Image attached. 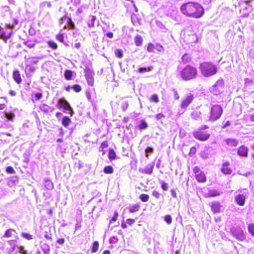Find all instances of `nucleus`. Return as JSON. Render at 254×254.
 I'll return each mask as SVG.
<instances>
[{
	"label": "nucleus",
	"instance_id": "31",
	"mask_svg": "<svg viewBox=\"0 0 254 254\" xmlns=\"http://www.w3.org/2000/svg\"><path fill=\"white\" fill-rule=\"evenodd\" d=\"M70 122V119L67 116H65L62 119V125L64 127H67L69 125Z\"/></svg>",
	"mask_w": 254,
	"mask_h": 254
},
{
	"label": "nucleus",
	"instance_id": "44",
	"mask_svg": "<svg viewBox=\"0 0 254 254\" xmlns=\"http://www.w3.org/2000/svg\"><path fill=\"white\" fill-rule=\"evenodd\" d=\"M5 117L10 121H12L15 117V115L12 112H5L4 113Z\"/></svg>",
	"mask_w": 254,
	"mask_h": 254
},
{
	"label": "nucleus",
	"instance_id": "2",
	"mask_svg": "<svg viewBox=\"0 0 254 254\" xmlns=\"http://www.w3.org/2000/svg\"><path fill=\"white\" fill-rule=\"evenodd\" d=\"M199 70L204 77H210L216 74L217 68L210 62H204L200 64Z\"/></svg>",
	"mask_w": 254,
	"mask_h": 254
},
{
	"label": "nucleus",
	"instance_id": "27",
	"mask_svg": "<svg viewBox=\"0 0 254 254\" xmlns=\"http://www.w3.org/2000/svg\"><path fill=\"white\" fill-rule=\"evenodd\" d=\"M75 28L74 24L70 18H69L68 23L64 25V29L73 30Z\"/></svg>",
	"mask_w": 254,
	"mask_h": 254
},
{
	"label": "nucleus",
	"instance_id": "17",
	"mask_svg": "<svg viewBox=\"0 0 254 254\" xmlns=\"http://www.w3.org/2000/svg\"><path fill=\"white\" fill-rule=\"evenodd\" d=\"M235 199L238 205L243 206L245 204L246 196L243 194H239L235 196Z\"/></svg>",
	"mask_w": 254,
	"mask_h": 254
},
{
	"label": "nucleus",
	"instance_id": "64",
	"mask_svg": "<svg viewBox=\"0 0 254 254\" xmlns=\"http://www.w3.org/2000/svg\"><path fill=\"white\" fill-rule=\"evenodd\" d=\"M170 191L173 197L176 198L177 197V193L174 190H171Z\"/></svg>",
	"mask_w": 254,
	"mask_h": 254
},
{
	"label": "nucleus",
	"instance_id": "24",
	"mask_svg": "<svg viewBox=\"0 0 254 254\" xmlns=\"http://www.w3.org/2000/svg\"><path fill=\"white\" fill-rule=\"evenodd\" d=\"M154 166L153 165H147L143 170V173L146 174H151L153 172Z\"/></svg>",
	"mask_w": 254,
	"mask_h": 254
},
{
	"label": "nucleus",
	"instance_id": "59",
	"mask_svg": "<svg viewBox=\"0 0 254 254\" xmlns=\"http://www.w3.org/2000/svg\"><path fill=\"white\" fill-rule=\"evenodd\" d=\"M34 96L36 98V100H39L41 99L43 97V94L42 93H36L35 94Z\"/></svg>",
	"mask_w": 254,
	"mask_h": 254
},
{
	"label": "nucleus",
	"instance_id": "48",
	"mask_svg": "<svg viewBox=\"0 0 254 254\" xmlns=\"http://www.w3.org/2000/svg\"><path fill=\"white\" fill-rule=\"evenodd\" d=\"M119 214L117 211L114 212V215L111 219L110 220V223H112L116 221L118 219Z\"/></svg>",
	"mask_w": 254,
	"mask_h": 254
},
{
	"label": "nucleus",
	"instance_id": "30",
	"mask_svg": "<svg viewBox=\"0 0 254 254\" xmlns=\"http://www.w3.org/2000/svg\"><path fill=\"white\" fill-rule=\"evenodd\" d=\"M15 232V231L14 230L12 229H8L5 231L3 237L5 238H10L12 236L13 233Z\"/></svg>",
	"mask_w": 254,
	"mask_h": 254
},
{
	"label": "nucleus",
	"instance_id": "60",
	"mask_svg": "<svg viewBox=\"0 0 254 254\" xmlns=\"http://www.w3.org/2000/svg\"><path fill=\"white\" fill-rule=\"evenodd\" d=\"M108 146V143L107 141H104L102 142L100 145V148L102 149L107 148Z\"/></svg>",
	"mask_w": 254,
	"mask_h": 254
},
{
	"label": "nucleus",
	"instance_id": "57",
	"mask_svg": "<svg viewBox=\"0 0 254 254\" xmlns=\"http://www.w3.org/2000/svg\"><path fill=\"white\" fill-rule=\"evenodd\" d=\"M173 92L174 93V97L175 99L179 100L180 99V95H179L178 91L175 89H173Z\"/></svg>",
	"mask_w": 254,
	"mask_h": 254
},
{
	"label": "nucleus",
	"instance_id": "61",
	"mask_svg": "<svg viewBox=\"0 0 254 254\" xmlns=\"http://www.w3.org/2000/svg\"><path fill=\"white\" fill-rule=\"evenodd\" d=\"M126 222L128 225H131L135 222V220L132 218H128L126 220Z\"/></svg>",
	"mask_w": 254,
	"mask_h": 254
},
{
	"label": "nucleus",
	"instance_id": "19",
	"mask_svg": "<svg viewBox=\"0 0 254 254\" xmlns=\"http://www.w3.org/2000/svg\"><path fill=\"white\" fill-rule=\"evenodd\" d=\"M127 209L130 213H135L140 209V205L139 203L133 204L130 205Z\"/></svg>",
	"mask_w": 254,
	"mask_h": 254
},
{
	"label": "nucleus",
	"instance_id": "42",
	"mask_svg": "<svg viewBox=\"0 0 254 254\" xmlns=\"http://www.w3.org/2000/svg\"><path fill=\"white\" fill-rule=\"evenodd\" d=\"M47 44L53 50H57L58 49L57 44L54 41H49L47 42Z\"/></svg>",
	"mask_w": 254,
	"mask_h": 254
},
{
	"label": "nucleus",
	"instance_id": "49",
	"mask_svg": "<svg viewBox=\"0 0 254 254\" xmlns=\"http://www.w3.org/2000/svg\"><path fill=\"white\" fill-rule=\"evenodd\" d=\"M72 89L74 90L76 92H79L81 91V87L78 84H74L72 86Z\"/></svg>",
	"mask_w": 254,
	"mask_h": 254
},
{
	"label": "nucleus",
	"instance_id": "62",
	"mask_svg": "<svg viewBox=\"0 0 254 254\" xmlns=\"http://www.w3.org/2000/svg\"><path fill=\"white\" fill-rule=\"evenodd\" d=\"M51 235V234H49L48 232H46L44 237L46 239L52 241V238Z\"/></svg>",
	"mask_w": 254,
	"mask_h": 254
},
{
	"label": "nucleus",
	"instance_id": "8",
	"mask_svg": "<svg viewBox=\"0 0 254 254\" xmlns=\"http://www.w3.org/2000/svg\"><path fill=\"white\" fill-rule=\"evenodd\" d=\"M193 136L196 139L205 141L210 137V134L206 131L202 130L198 128L197 130L193 132Z\"/></svg>",
	"mask_w": 254,
	"mask_h": 254
},
{
	"label": "nucleus",
	"instance_id": "14",
	"mask_svg": "<svg viewBox=\"0 0 254 254\" xmlns=\"http://www.w3.org/2000/svg\"><path fill=\"white\" fill-rule=\"evenodd\" d=\"M212 212L213 213H219L221 212V204L218 201H214L210 204Z\"/></svg>",
	"mask_w": 254,
	"mask_h": 254
},
{
	"label": "nucleus",
	"instance_id": "36",
	"mask_svg": "<svg viewBox=\"0 0 254 254\" xmlns=\"http://www.w3.org/2000/svg\"><path fill=\"white\" fill-rule=\"evenodd\" d=\"M182 61L184 64H187L191 61V58L187 54H185L182 58Z\"/></svg>",
	"mask_w": 254,
	"mask_h": 254
},
{
	"label": "nucleus",
	"instance_id": "10",
	"mask_svg": "<svg viewBox=\"0 0 254 254\" xmlns=\"http://www.w3.org/2000/svg\"><path fill=\"white\" fill-rule=\"evenodd\" d=\"M58 108H63L65 110L69 111V114L72 116L73 111L69 103L64 98H61L58 102Z\"/></svg>",
	"mask_w": 254,
	"mask_h": 254
},
{
	"label": "nucleus",
	"instance_id": "35",
	"mask_svg": "<svg viewBox=\"0 0 254 254\" xmlns=\"http://www.w3.org/2000/svg\"><path fill=\"white\" fill-rule=\"evenodd\" d=\"M221 192L217 190H210L209 191L207 196L208 197H215L220 195Z\"/></svg>",
	"mask_w": 254,
	"mask_h": 254
},
{
	"label": "nucleus",
	"instance_id": "3",
	"mask_svg": "<svg viewBox=\"0 0 254 254\" xmlns=\"http://www.w3.org/2000/svg\"><path fill=\"white\" fill-rule=\"evenodd\" d=\"M197 74V70L196 68L190 65H186L180 73L181 77L186 81L195 78L196 77Z\"/></svg>",
	"mask_w": 254,
	"mask_h": 254
},
{
	"label": "nucleus",
	"instance_id": "41",
	"mask_svg": "<svg viewBox=\"0 0 254 254\" xmlns=\"http://www.w3.org/2000/svg\"><path fill=\"white\" fill-rule=\"evenodd\" d=\"M149 196L147 194H141L139 196V199L144 202H147L149 200Z\"/></svg>",
	"mask_w": 254,
	"mask_h": 254
},
{
	"label": "nucleus",
	"instance_id": "43",
	"mask_svg": "<svg viewBox=\"0 0 254 254\" xmlns=\"http://www.w3.org/2000/svg\"><path fill=\"white\" fill-rule=\"evenodd\" d=\"M115 55L116 57L121 59L123 57V52L121 49H117L115 51Z\"/></svg>",
	"mask_w": 254,
	"mask_h": 254
},
{
	"label": "nucleus",
	"instance_id": "58",
	"mask_svg": "<svg viewBox=\"0 0 254 254\" xmlns=\"http://www.w3.org/2000/svg\"><path fill=\"white\" fill-rule=\"evenodd\" d=\"M19 252L20 253L22 254H26L27 251L24 249V247L22 246H20L19 247Z\"/></svg>",
	"mask_w": 254,
	"mask_h": 254
},
{
	"label": "nucleus",
	"instance_id": "4",
	"mask_svg": "<svg viewBox=\"0 0 254 254\" xmlns=\"http://www.w3.org/2000/svg\"><path fill=\"white\" fill-rule=\"evenodd\" d=\"M223 112L221 106L217 104L211 106L209 112V121H215L220 118Z\"/></svg>",
	"mask_w": 254,
	"mask_h": 254
},
{
	"label": "nucleus",
	"instance_id": "37",
	"mask_svg": "<svg viewBox=\"0 0 254 254\" xmlns=\"http://www.w3.org/2000/svg\"><path fill=\"white\" fill-rule=\"evenodd\" d=\"M149 101L151 102L158 103L159 102V97L156 94H152L149 99Z\"/></svg>",
	"mask_w": 254,
	"mask_h": 254
},
{
	"label": "nucleus",
	"instance_id": "50",
	"mask_svg": "<svg viewBox=\"0 0 254 254\" xmlns=\"http://www.w3.org/2000/svg\"><path fill=\"white\" fill-rule=\"evenodd\" d=\"M56 39L61 43H63L64 42V34L62 33H59L56 35Z\"/></svg>",
	"mask_w": 254,
	"mask_h": 254
},
{
	"label": "nucleus",
	"instance_id": "9",
	"mask_svg": "<svg viewBox=\"0 0 254 254\" xmlns=\"http://www.w3.org/2000/svg\"><path fill=\"white\" fill-rule=\"evenodd\" d=\"M146 50L148 53H154L155 50L157 52H161L164 50V48L163 46L159 43L154 44L152 43H149L146 46Z\"/></svg>",
	"mask_w": 254,
	"mask_h": 254
},
{
	"label": "nucleus",
	"instance_id": "28",
	"mask_svg": "<svg viewBox=\"0 0 254 254\" xmlns=\"http://www.w3.org/2000/svg\"><path fill=\"white\" fill-rule=\"evenodd\" d=\"M40 109L42 112L47 114L50 111L51 108L47 104H43L40 106Z\"/></svg>",
	"mask_w": 254,
	"mask_h": 254
},
{
	"label": "nucleus",
	"instance_id": "56",
	"mask_svg": "<svg viewBox=\"0 0 254 254\" xmlns=\"http://www.w3.org/2000/svg\"><path fill=\"white\" fill-rule=\"evenodd\" d=\"M165 117V115L164 114H163L162 113H158L156 115L155 118L157 120H160L164 118Z\"/></svg>",
	"mask_w": 254,
	"mask_h": 254
},
{
	"label": "nucleus",
	"instance_id": "11",
	"mask_svg": "<svg viewBox=\"0 0 254 254\" xmlns=\"http://www.w3.org/2000/svg\"><path fill=\"white\" fill-rule=\"evenodd\" d=\"M185 41L187 44H191L197 42L198 38L195 33L192 31H190L185 35Z\"/></svg>",
	"mask_w": 254,
	"mask_h": 254
},
{
	"label": "nucleus",
	"instance_id": "32",
	"mask_svg": "<svg viewBox=\"0 0 254 254\" xmlns=\"http://www.w3.org/2000/svg\"><path fill=\"white\" fill-rule=\"evenodd\" d=\"M152 68V66L139 67L138 68V72L139 73L148 72L151 71Z\"/></svg>",
	"mask_w": 254,
	"mask_h": 254
},
{
	"label": "nucleus",
	"instance_id": "52",
	"mask_svg": "<svg viewBox=\"0 0 254 254\" xmlns=\"http://www.w3.org/2000/svg\"><path fill=\"white\" fill-rule=\"evenodd\" d=\"M153 152V148L152 147H148L145 149V156L146 157L149 156V154Z\"/></svg>",
	"mask_w": 254,
	"mask_h": 254
},
{
	"label": "nucleus",
	"instance_id": "5",
	"mask_svg": "<svg viewBox=\"0 0 254 254\" xmlns=\"http://www.w3.org/2000/svg\"><path fill=\"white\" fill-rule=\"evenodd\" d=\"M194 99V95L190 93L183 97L179 105L180 108L183 110V111L182 112H179L178 115L180 116L183 114L187 110V108L193 102Z\"/></svg>",
	"mask_w": 254,
	"mask_h": 254
},
{
	"label": "nucleus",
	"instance_id": "12",
	"mask_svg": "<svg viewBox=\"0 0 254 254\" xmlns=\"http://www.w3.org/2000/svg\"><path fill=\"white\" fill-rule=\"evenodd\" d=\"M85 77L88 84L90 86H93L94 85L93 72L90 70H85Z\"/></svg>",
	"mask_w": 254,
	"mask_h": 254
},
{
	"label": "nucleus",
	"instance_id": "34",
	"mask_svg": "<svg viewBox=\"0 0 254 254\" xmlns=\"http://www.w3.org/2000/svg\"><path fill=\"white\" fill-rule=\"evenodd\" d=\"M131 21L133 23L134 25H136L138 24H140V20L138 19L137 15L136 14H132L131 17Z\"/></svg>",
	"mask_w": 254,
	"mask_h": 254
},
{
	"label": "nucleus",
	"instance_id": "54",
	"mask_svg": "<svg viewBox=\"0 0 254 254\" xmlns=\"http://www.w3.org/2000/svg\"><path fill=\"white\" fill-rule=\"evenodd\" d=\"M152 194L153 196L156 199H159L161 196V193L156 190H154L152 191Z\"/></svg>",
	"mask_w": 254,
	"mask_h": 254
},
{
	"label": "nucleus",
	"instance_id": "25",
	"mask_svg": "<svg viewBox=\"0 0 254 254\" xmlns=\"http://www.w3.org/2000/svg\"><path fill=\"white\" fill-rule=\"evenodd\" d=\"M108 158L110 161L116 159V154L115 151L112 148H110L108 152Z\"/></svg>",
	"mask_w": 254,
	"mask_h": 254
},
{
	"label": "nucleus",
	"instance_id": "20",
	"mask_svg": "<svg viewBox=\"0 0 254 254\" xmlns=\"http://www.w3.org/2000/svg\"><path fill=\"white\" fill-rule=\"evenodd\" d=\"M226 144L230 147H236L238 144V140L234 138H227L225 140Z\"/></svg>",
	"mask_w": 254,
	"mask_h": 254
},
{
	"label": "nucleus",
	"instance_id": "55",
	"mask_svg": "<svg viewBox=\"0 0 254 254\" xmlns=\"http://www.w3.org/2000/svg\"><path fill=\"white\" fill-rule=\"evenodd\" d=\"M161 188L164 191L167 190L168 189V184L165 183V182H162L161 183Z\"/></svg>",
	"mask_w": 254,
	"mask_h": 254
},
{
	"label": "nucleus",
	"instance_id": "51",
	"mask_svg": "<svg viewBox=\"0 0 254 254\" xmlns=\"http://www.w3.org/2000/svg\"><path fill=\"white\" fill-rule=\"evenodd\" d=\"M164 220L167 222L168 224H171L172 223V219L171 215H166L164 216Z\"/></svg>",
	"mask_w": 254,
	"mask_h": 254
},
{
	"label": "nucleus",
	"instance_id": "38",
	"mask_svg": "<svg viewBox=\"0 0 254 254\" xmlns=\"http://www.w3.org/2000/svg\"><path fill=\"white\" fill-rule=\"evenodd\" d=\"M113 168L111 166H107L104 167L103 171L105 174H110L113 173Z\"/></svg>",
	"mask_w": 254,
	"mask_h": 254
},
{
	"label": "nucleus",
	"instance_id": "22",
	"mask_svg": "<svg viewBox=\"0 0 254 254\" xmlns=\"http://www.w3.org/2000/svg\"><path fill=\"white\" fill-rule=\"evenodd\" d=\"M119 105H120L123 109V111H126L128 106V101L124 99H122L118 103Z\"/></svg>",
	"mask_w": 254,
	"mask_h": 254
},
{
	"label": "nucleus",
	"instance_id": "63",
	"mask_svg": "<svg viewBox=\"0 0 254 254\" xmlns=\"http://www.w3.org/2000/svg\"><path fill=\"white\" fill-rule=\"evenodd\" d=\"M253 83L252 80L249 79V78H246L245 79V84L247 85H249L252 84Z\"/></svg>",
	"mask_w": 254,
	"mask_h": 254
},
{
	"label": "nucleus",
	"instance_id": "47",
	"mask_svg": "<svg viewBox=\"0 0 254 254\" xmlns=\"http://www.w3.org/2000/svg\"><path fill=\"white\" fill-rule=\"evenodd\" d=\"M196 148L195 146H193L190 148V152L189 153V155L190 157L193 156L196 153Z\"/></svg>",
	"mask_w": 254,
	"mask_h": 254
},
{
	"label": "nucleus",
	"instance_id": "46",
	"mask_svg": "<svg viewBox=\"0 0 254 254\" xmlns=\"http://www.w3.org/2000/svg\"><path fill=\"white\" fill-rule=\"evenodd\" d=\"M23 44L25 45H26L27 47L29 49H32L35 47L36 42L35 43H32L30 41H27L26 42H24Z\"/></svg>",
	"mask_w": 254,
	"mask_h": 254
},
{
	"label": "nucleus",
	"instance_id": "15",
	"mask_svg": "<svg viewBox=\"0 0 254 254\" xmlns=\"http://www.w3.org/2000/svg\"><path fill=\"white\" fill-rule=\"evenodd\" d=\"M248 148L244 145H241L238 148L237 154L242 157H247L248 156Z\"/></svg>",
	"mask_w": 254,
	"mask_h": 254
},
{
	"label": "nucleus",
	"instance_id": "29",
	"mask_svg": "<svg viewBox=\"0 0 254 254\" xmlns=\"http://www.w3.org/2000/svg\"><path fill=\"white\" fill-rule=\"evenodd\" d=\"M41 249L45 254H49L50 251V247L49 245L46 243L42 244Z\"/></svg>",
	"mask_w": 254,
	"mask_h": 254
},
{
	"label": "nucleus",
	"instance_id": "18",
	"mask_svg": "<svg viewBox=\"0 0 254 254\" xmlns=\"http://www.w3.org/2000/svg\"><path fill=\"white\" fill-rule=\"evenodd\" d=\"M12 77L14 81L18 84H19L22 82V78L20 72L18 70L16 69L13 70L12 73Z\"/></svg>",
	"mask_w": 254,
	"mask_h": 254
},
{
	"label": "nucleus",
	"instance_id": "16",
	"mask_svg": "<svg viewBox=\"0 0 254 254\" xmlns=\"http://www.w3.org/2000/svg\"><path fill=\"white\" fill-rule=\"evenodd\" d=\"M233 234L234 237L239 241H242L245 239V235L243 231L241 229H235L233 232Z\"/></svg>",
	"mask_w": 254,
	"mask_h": 254
},
{
	"label": "nucleus",
	"instance_id": "45",
	"mask_svg": "<svg viewBox=\"0 0 254 254\" xmlns=\"http://www.w3.org/2000/svg\"><path fill=\"white\" fill-rule=\"evenodd\" d=\"M21 236L23 238H24L27 240H31L33 239L32 235L29 233H24V232L22 233Z\"/></svg>",
	"mask_w": 254,
	"mask_h": 254
},
{
	"label": "nucleus",
	"instance_id": "53",
	"mask_svg": "<svg viewBox=\"0 0 254 254\" xmlns=\"http://www.w3.org/2000/svg\"><path fill=\"white\" fill-rule=\"evenodd\" d=\"M6 172L10 174H14L15 173V171L14 169L11 166H8L6 168Z\"/></svg>",
	"mask_w": 254,
	"mask_h": 254
},
{
	"label": "nucleus",
	"instance_id": "23",
	"mask_svg": "<svg viewBox=\"0 0 254 254\" xmlns=\"http://www.w3.org/2000/svg\"><path fill=\"white\" fill-rule=\"evenodd\" d=\"M99 242L97 241H95L93 242L91 246V253H95L97 252V251L99 250Z\"/></svg>",
	"mask_w": 254,
	"mask_h": 254
},
{
	"label": "nucleus",
	"instance_id": "39",
	"mask_svg": "<svg viewBox=\"0 0 254 254\" xmlns=\"http://www.w3.org/2000/svg\"><path fill=\"white\" fill-rule=\"evenodd\" d=\"M147 127V123L143 120L140 121V123L138 126V128L140 129H144L146 128Z\"/></svg>",
	"mask_w": 254,
	"mask_h": 254
},
{
	"label": "nucleus",
	"instance_id": "21",
	"mask_svg": "<svg viewBox=\"0 0 254 254\" xmlns=\"http://www.w3.org/2000/svg\"><path fill=\"white\" fill-rule=\"evenodd\" d=\"M134 43L136 46L140 47L142 45L143 38L140 35H136L134 37Z\"/></svg>",
	"mask_w": 254,
	"mask_h": 254
},
{
	"label": "nucleus",
	"instance_id": "33",
	"mask_svg": "<svg viewBox=\"0 0 254 254\" xmlns=\"http://www.w3.org/2000/svg\"><path fill=\"white\" fill-rule=\"evenodd\" d=\"M72 71H71L70 70H68V69H66L65 70L64 77L66 80H71V78H72Z\"/></svg>",
	"mask_w": 254,
	"mask_h": 254
},
{
	"label": "nucleus",
	"instance_id": "40",
	"mask_svg": "<svg viewBox=\"0 0 254 254\" xmlns=\"http://www.w3.org/2000/svg\"><path fill=\"white\" fill-rule=\"evenodd\" d=\"M248 232L254 237V223H250L248 225Z\"/></svg>",
	"mask_w": 254,
	"mask_h": 254
},
{
	"label": "nucleus",
	"instance_id": "1",
	"mask_svg": "<svg viewBox=\"0 0 254 254\" xmlns=\"http://www.w3.org/2000/svg\"><path fill=\"white\" fill-rule=\"evenodd\" d=\"M182 14L186 17L199 19L204 14V8L199 3L195 1H188L183 3L180 7Z\"/></svg>",
	"mask_w": 254,
	"mask_h": 254
},
{
	"label": "nucleus",
	"instance_id": "6",
	"mask_svg": "<svg viewBox=\"0 0 254 254\" xmlns=\"http://www.w3.org/2000/svg\"><path fill=\"white\" fill-rule=\"evenodd\" d=\"M224 87V81L222 79H218L212 86L211 92L214 95H218L223 92Z\"/></svg>",
	"mask_w": 254,
	"mask_h": 254
},
{
	"label": "nucleus",
	"instance_id": "26",
	"mask_svg": "<svg viewBox=\"0 0 254 254\" xmlns=\"http://www.w3.org/2000/svg\"><path fill=\"white\" fill-rule=\"evenodd\" d=\"M201 115V112L199 111H194L191 113L190 116L192 119L195 120H198Z\"/></svg>",
	"mask_w": 254,
	"mask_h": 254
},
{
	"label": "nucleus",
	"instance_id": "7",
	"mask_svg": "<svg viewBox=\"0 0 254 254\" xmlns=\"http://www.w3.org/2000/svg\"><path fill=\"white\" fill-rule=\"evenodd\" d=\"M195 174V178L197 181L200 183H204L206 182V177L205 173L201 171L198 166H195L193 169Z\"/></svg>",
	"mask_w": 254,
	"mask_h": 254
},
{
	"label": "nucleus",
	"instance_id": "13",
	"mask_svg": "<svg viewBox=\"0 0 254 254\" xmlns=\"http://www.w3.org/2000/svg\"><path fill=\"white\" fill-rule=\"evenodd\" d=\"M230 163L228 161H225L222 164L221 168V172L225 175H231L232 170L229 167Z\"/></svg>",
	"mask_w": 254,
	"mask_h": 254
}]
</instances>
